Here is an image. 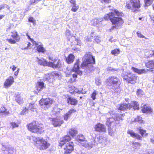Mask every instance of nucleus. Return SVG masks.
<instances>
[{"label": "nucleus", "mask_w": 154, "mask_h": 154, "mask_svg": "<svg viewBox=\"0 0 154 154\" xmlns=\"http://www.w3.org/2000/svg\"><path fill=\"white\" fill-rule=\"evenodd\" d=\"M125 116L124 114L116 113L113 111H110L106 114L107 118L106 125L109 127V134L111 136L114 135L115 129L112 128V125L116 126L120 120H123Z\"/></svg>", "instance_id": "f257e3e1"}, {"label": "nucleus", "mask_w": 154, "mask_h": 154, "mask_svg": "<svg viewBox=\"0 0 154 154\" xmlns=\"http://www.w3.org/2000/svg\"><path fill=\"white\" fill-rule=\"evenodd\" d=\"M116 14L112 12L107 14L104 17L105 20L109 19L113 25L110 29L111 32L114 29H118L120 28L123 24L124 22L120 16H122L123 14L121 12H119L117 10L114 11Z\"/></svg>", "instance_id": "f03ea898"}, {"label": "nucleus", "mask_w": 154, "mask_h": 154, "mask_svg": "<svg viewBox=\"0 0 154 154\" xmlns=\"http://www.w3.org/2000/svg\"><path fill=\"white\" fill-rule=\"evenodd\" d=\"M82 63L81 66V68L84 69V72L87 74L89 73L94 69L92 64L95 63L94 57L90 52L87 53L82 58Z\"/></svg>", "instance_id": "7ed1b4c3"}, {"label": "nucleus", "mask_w": 154, "mask_h": 154, "mask_svg": "<svg viewBox=\"0 0 154 154\" xmlns=\"http://www.w3.org/2000/svg\"><path fill=\"white\" fill-rule=\"evenodd\" d=\"M71 139L69 135H66L64 136L60 142V146L63 147L64 149L65 153H70L74 150V144L72 142L66 143Z\"/></svg>", "instance_id": "20e7f679"}, {"label": "nucleus", "mask_w": 154, "mask_h": 154, "mask_svg": "<svg viewBox=\"0 0 154 154\" xmlns=\"http://www.w3.org/2000/svg\"><path fill=\"white\" fill-rule=\"evenodd\" d=\"M120 79L117 77L112 76L106 80V84L109 89L115 90L119 87L121 84Z\"/></svg>", "instance_id": "39448f33"}, {"label": "nucleus", "mask_w": 154, "mask_h": 154, "mask_svg": "<svg viewBox=\"0 0 154 154\" xmlns=\"http://www.w3.org/2000/svg\"><path fill=\"white\" fill-rule=\"evenodd\" d=\"M43 125L41 124H38V122L35 121H33L28 125V129L32 132L41 134L44 132Z\"/></svg>", "instance_id": "423d86ee"}, {"label": "nucleus", "mask_w": 154, "mask_h": 154, "mask_svg": "<svg viewBox=\"0 0 154 154\" xmlns=\"http://www.w3.org/2000/svg\"><path fill=\"white\" fill-rule=\"evenodd\" d=\"M33 140L36 142V146L40 150L46 149L50 146V144L43 138H33Z\"/></svg>", "instance_id": "0eeeda50"}, {"label": "nucleus", "mask_w": 154, "mask_h": 154, "mask_svg": "<svg viewBox=\"0 0 154 154\" xmlns=\"http://www.w3.org/2000/svg\"><path fill=\"white\" fill-rule=\"evenodd\" d=\"M121 75L123 79L128 83L134 84L136 82L137 76L129 72H123Z\"/></svg>", "instance_id": "6e6552de"}, {"label": "nucleus", "mask_w": 154, "mask_h": 154, "mask_svg": "<svg viewBox=\"0 0 154 154\" xmlns=\"http://www.w3.org/2000/svg\"><path fill=\"white\" fill-rule=\"evenodd\" d=\"M53 102V100L50 98H42L39 101V103L42 109L45 110L50 108Z\"/></svg>", "instance_id": "1a4fd4ad"}, {"label": "nucleus", "mask_w": 154, "mask_h": 154, "mask_svg": "<svg viewBox=\"0 0 154 154\" xmlns=\"http://www.w3.org/2000/svg\"><path fill=\"white\" fill-rule=\"evenodd\" d=\"M77 140L78 141L82 142V144L83 146L88 149L91 148L93 147V146L95 145L94 141L95 140H93L91 142V143H88V142L85 140V138L84 135L82 134H79L77 137Z\"/></svg>", "instance_id": "9d476101"}, {"label": "nucleus", "mask_w": 154, "mask_h": 154, "mask_svg": "<svg viewBox=\"0 0 154 154\" xmlns=\"http://www.w3.org/2000/svg\"><path fill=\"white\" fill-rule=\"evenodd\" d=\"M2 149L5 154H16V150L10 146H5L2 143Z\"/></svg>", "instance_id": "9b49d317"}, {"label": "nucleus", "mask_w": 154, "mask_h": 154, "mask_svg": "<svg viewBox=\"0 0 154 154\" xmlns=\"http://www.w3.org/2000/svg\"><path fill=\"white\" fill-rule=\"evenodd\" d=\"M132 4V10L134 12L138 11V9L140 7V4L139 0H131Z\"/></svg>", "instance_id": "f8f14e48"}, {"label": "nucleus", "mask_w": 154, "mask_h": 154, "mask_svg": "<svg viewBox=\"0 0 154 154\" xmlns=\"http://www.w3.org/2000/svg\"><path fill=\"white\" fill-rule=\"evenodd\" d=\"M49 120L50 121L52 122V124L54 127L60 126L63 123V120L57 118H50Z\"/></svg>", "instance_id": "ddd939ff"}, {"label": "nucleus", "mask_w": 154, "mask_h": 154, "mask_svg": "<svg viewBox=\"0 0 154 154\" xmlns=\"http://www.w3.org/2000/svg\"><path fill=\"white\" fill-rule=\"evenodd\" d=\"M61 61L60 60L54 59L53 62H49L48 66L51 67L54 69L59 68L61 66Z\"/></svg>", "instance_id": "4468645a"}, {"label": "nucleus", "mask_w": 154, "mask_h": 154, "mask_svg": "<svg viewBox=\"0 0 154 154\" xmlns=\"http://www.w3.org/2000/svg\"><path fill=\"white\" fill-rule=\"evenodd\" d=\"M45 88L44 84L42 82H38L35 87L34 92L35 94H38L39 91H41Z\"/></svg>", "instance_id": "2eb2a0df"}, {"label": "nucleus", "mask_w": 154, "mask_h": 154, "mask_svg": "<svg viewBox=\"0 0 154 154\" xmlns=\"http://www.w3.org/2000/svg\"><path fill=\"white\" fill-rule=\"evenodd\" d=\"M94 128L96 131L100 132H105L106 131L104 125L100 123H98L95 125Z\"/></svg>", "instance_id": "dca6fc26"}, {"label": "nucleus", "mask_w": 154, "mask_h": 154, "mask_svg": "<svg viewBox=\"0 0 154 154\" xmlns=\"http://www.w3.org/2000/svg\"><path fill=\"white\" fill-rule=\"evenodd\" d=\"M130 103H124L117 106V108L119 110H124L130 109Z\"/></svg>", "instance_id": "f3484780"}, {"label": "nucleus", "mask_w": 154, "mask_h": 154, "mask_svg": "<svg viewBox=\"0 0 154 154\" xmlns=\"http://www.w3.org/2000/svg\"><path fill=\"white\" fill-rule=\"evenodd\" d=\"M66 35L67 38L71 43L72 42V40H75V36L73 34L71 33V31L68 29H67L66 31Z\"/></svg>", "instance_id": "a211bd4d"}, {"label": "nucleus", "mask_w": 154, "mask_h": 154, "mask_svg": "<svg viewBox=\"0 0 154 154\" xmlns=\"http://www.w3.org/2000/svg\"><path fill=\"white\" fill-rule=\"evenodd\" d=\"M14 82V78L12 76L9 77L4 83V85L5 88L9 87Z\"/></svg>", "instance_id": "6ab92c4d"}, {"label": "nucleus", "mask_w": 154, "mask_h": 154, "mask_svg": "<svg viewBox=\"0 0 154 154\" xmlns=\"http://www.w3.org/2000/svg\"><path fill=\"white\" fill-rule=\"evenodd\" d=\"M67 101L68 104L75 105L78 103L77 100L75 98L67 96Z\"/></svg>", "instance_id": "aec40b11"}, {"label": "nucleus", "mask_w": 154, "mask_h": 154, "mask_svg": "<svg viewBox=\"0 0 154 154\" xmlns=\"http://www.w3.org/2000/svg\"><path fill=\"white\" fill-rule=\"evenodd\" d=\"M50 75L53 76L54 75L56 76H58L59 74L55 72H52L50 74H48V75H46L44 78V80H45V81H47L49 82H51L52 81V80L51 79V77L50 76Z\"/></svg>", "instance_id": "412c9836"}, {"label": "nucleus", "mask_w": 154, "mask_h": 154, "mask_svg": "<svg viewBox=\"0 0 154 154\" xmlns=\"http://www.w3.org/2000/svg\"><path fill=\"white\" fill-rule=\"evenodd\" d=\"M147 68L150 69V71L154 72V60H150L146 64Z\"/></svg>", "instance_id": "4be33fe9"}, {"label": "nucleus", "mask_w": 154, "mask_h": 154, "mask_svg": "<svg viewBox=\"0 0 154 154\" xmlns=\"http://www.w3.org/2000/svg\"><path fill=\"white\" fill-rule=\"evenodd\" d=\"M15 101L19 104L22 103L23 102V98L20 96V94L19 93H16L15 95Z\"/></svg>", "instance_id": "5701e85b"}, {"label": "nucleus", "mask_w": 154, "mask_h": 154, "mask_svg": "<svg viewBox=\"0 0 154 154\" xmlns=\"http://www.w3.org/2000/svg\"><path fill=\"white\" fill-rule=\"evenodd\" d=\"M142 111L144 113H150L152 112V109L149 106L146 105H143V107H141Z\"/></svg>", "instance_id": "b1692460"}, {"label": "nucleus", "mask_w": 154, "mask_h": 154, "mask_svg": "<svg viewBox=\"0 0 154 154\" xmlns=\"http://www.w3.org/2000/svg\"><path fill=\"white\" fill-rule=\"evenodd\" d=\"M127 133L133 138H136L138 140L141 139V137L139 135L134 132L132 130L128 131Z\"/></svg>", "instance_id": "393cba45"}, {"label": "nucleus", "mask_w": 154, "mask_h": 154, "mask_svg": "<svg viewBox=\"0 0 154 154\" xmlns=\"http://www.w3.org/2000/svg\"><path fill=\"white\" fill-rule=\"evenodd\" d=\"M76 110L73 109H70L66 113L64 116V119L65 121H67L68 118L70 117L71 114L76 112Z\"/></svg>", "instance_id": "a878e982"}, {"label": "nucleus", "mask_w": 154, "mask_h": 154, "mask_svg": "<svg viewBox=\"0 0 154 154\" xmlns=\"http://www.w3.org/2000/svg\"><path fill=\"white\" fill-rule=\"evenodd\" d=\"M37 60L38 63L41 65H43L44 66H48L49 62H47L43 59H39L38 58H37Z\"/></svg>", "instance_id": "bb28decb"}, {"label": "nucleus", "mask_w": 154, "mask_h": 154, "mask_svg": "<svg viewBox=\"0 0 154 154\" xmlns=\"http://www.w3.org/2000/svg\"><path fill=\"white\" fill-rule=\"evenodd\" d=\"M130 109L132 107H133L134 110H138L139 109V104L137 101H131V103H130Z\"/></svg>", "instance_id": "cd10ccee"}, {"label": "nucleus", "mask_w": 154, "mask_h": 154, "mask_svg": "<svg viewBox=\"0 0 154 154\" xmlns=\"http://www.w3.org/2000/svg\"><path fill=\"white\" fill-rule=\"evenodd\" d=\"M154 55V50H146L145 51L144 56L146 58L152 57Z\"/></svg>", "instance_id": "c85d7f7f"}, {"label": "nucleus", "mask_w": 154, "mask_h": 154, "mask_svg": "<svg viewBox=\"0 0 154 154\" xmlns=\"http://www.w3.org/2000/svg\"><path fill=\"white\" fill-rule=\"evenodd\" d=\"M131 69L134 72L137 73L139 74H141L143 73H145L146 71L144 69H139L137 68L132 67Z\"/></svg>", "instance_id": "c756f323"}, {"label": "nucleus", "mask_w": 154, "mask_h": 154, "mask_svg": "<svg viewBox=\"0 0 154 154\" xmlns=\"http://www.w3.org/2000/svg\"><path fill=\"white\" fill-rule=\"evenodd\" d=\"M74 58L75 57L73 54H70L66 58V61L68 63L70 64L73 62Z\"/></svg>", "instance_id": "7c9ffc66"}, {"label": "nucleus", "mask_w": 154, "mask_h": 154, "mask_svg": "<svg viewBox=\"0 0 154 154\" xmlns=\"http://www.w3.org/2000/svg\"><path fill=\"white\" fill-rule=\"evenodd\" d=\"M35 44L37 47V50L39 52H44L45 50L42 45H38V44L36 43L35 42Z\"/></svg>", "instance_id": "2f4dec72"}, {"label": "nucleus", "mask_w": 154, "mask_h": 154, "mask_svg": "<svg viewBox=\"0 0 154 154\" xmlns=\"http://www.w3.org/2000/svg\"><path fill=\"white\" fill-rule=\"evenodd\" d=\"M95 140H97L100 143H105L106 142L107 139L106 137L101 136L97 139H95Z\"/></svg>", "instance_id": "473e14b6"}, {"label": "nucleus", "mask_w": 154, "mask_h": 154, "mask_svg": "<svg viewBox=\"0 0 154 154\" xmlns=\"http://www.w3.org/2000/svg\"><path fill=\"white\" fill-rule=\"evenodd\" d=\"M103 21L102 19H97L95 18L92 20L91 22L93 23V24L94 26H97V25Z\"/></svg>", "instance_id": "72a5a7b5"}, {"label": "nucleus", "mask_w": 154, "mask_h": 154, "mask_svg": "<svg viewBox=\"0 0 154 154\" xmlns=\"http://www.w3.org/2000/svg\"><path fill=\"white\" fill-rule=\"evenodd\" d=\"M77 133V130L75 128H72L69 132V134L72 137L75 136Z\"/></svg>", "instance_id": "f704fd0d"}, {"label": "nucleus", "mask_w": 154, "mask_h": 154, "mask_svg": "<svg viewBox=\"0 0 154 154\" xmlns=\"http://www.w3.org/2000/svg\"><path fill=\"white\" fill-rule=\"evenodd\" d=\"M60 113V111L59 109L55 107L53 109L51 113V115L58 116L59 115Z\"/></svg>", "instance_id": "c9c22d12"}, {"label": "nucleus", "mask_w": 154, "mask_h": 154, "mask_svg": "<svg viewBox=\"0 0 154 154\" xmlns=\"http://www.w3.org/2000/svg\"><path fill=\"white\" fill-rule=\"evenodd\" d=\"M79 59L76 60V62L75 63L73 68V70L75 71H77L78 69H79Z\"/></svg>", "instance_id": "e433bc0d"}, {"label": "nucleus", "mask_w": 154, "mask_h": 154, "mask_svg": "<svg viewBox=\"0 0 154 154\" xmlns=\"http://www.w3.org/2000/svg\"><path fill=\"white\" fill-rule=\"evenodd\" d=\"M11 37L14 39H15L17 42L19 41L20 39V36L18 35L17 32L12 33Z\"/></svg>", "instance_id": "4c0bfd02"}, {"label": "nucleus", "mask_w": 154, "mask_h": 154, "mask_svg": "<svg viewBox=\"0 0 154 154\" xmlns=\"http://www.w3.org/2000/svg\"><path fill=\"white\" fill-rule=\"evenodd\" d=\"M72 44L75 45H77L79 46H81L82 45V43L80 40L76 39L75 38V40H72Z\"/></svg>", "instance_id": "58836bf2"}, {"label": "nucleus", "mask_w": 154, "mask_h": 154, "mask_svg": "<svg viewBox=\"0 0 154 154\" xmlns=\"http://www.w3.org/2000/svg\"><path fill=\"white\" fill-rule=\"evenodd\" d=\"M134 122H138L139 123H142L143 122V121L142 119V118L140 116H137L134 119Z\"/></svg>", "instance_id": "ea45409f"}, {"label": "nucleus", "mask_w": 154, "mask_h": 154, "mask_svg": "<svg viewBox=\"0 0 154 154\" xmlns=\"http://www.w3.org/2000/svg\"><path fill=\"white\" fill-rule=\"evenodd\" d=\"M154 0H144L145 6L148 7L152 3Z\"/></svg>", "instance_id": "a19ab883"}, {"label": "nucleus", "mask_w": 154, "mask_h": 154, "mask_svg": "<svg viewBox=\"0 0 154 154\" xmlns=\"http://www.w3.org/2000/svg\"><path fill=\"white\" fill-rule=\"evenodd\" d=\"M19 124V123H15L14 122H12L10 123V125L12 129L18 127Z\"/></svg>", "instance_id": "79ce46f5"}, {"label": "nucleus", "mask_w": 154, "mask_h": 154, "mask_svg": "<svg viewBox=\"0 0 154 154\" xmlns=\"http://www.w3.org/2000/svg\"><path fill=\"white\" fill-rule=\"evenodd\" d=\"M0 112L4 113L5 114L8 115L9 113V112L7 111V109L4 106L2 107L0 109Z\"/></svg>", "instance_id": "37998d69"}, {"label": "nucleus", "mask_w": 154, "mask_h": 154, "mask_svg": "<svg viewBox=\"0 0 154 154\" xmlns=\"http://www.w3.org/2000/svg\"><path fill=\"white\" fill-rule=\"evenodd\" d=\"M140 134L143 136H146L147 135V134L146 133V131L145 130L141 129V128L139 129Z\"/></svg>", "instance_id": "c03bdc74"}, {"label": "nucleus", "mask_w": 154, "mask_h": 154, "mask_svg": "<svg viewBox=\"0 0 154 154\" xmlns=\"http://www.w3.org/2000/svg\"><path fill=\"white\" fill-rule=\"evenodd\" d=\"M72 8L71 9V11L73 12H76L78 9L79 7L78 5L77 4L75 5H72Z\"/></svg>", "instance_id": "a18cd8bd"}, {"label": "nucleus", "mask_w": 154, "mask_h": 154, "mask_svg": "<svg viewBox=\"0 0 154 154\" xmlns=\"http://www.w3.org/2000/svg\"><path fill=\"white\" fill-rule=\"evenodd\" d=\"M137 94L138 96L141 97L144 95V93L141 89H139L137 91Z\"/></svg>", "instance_id": "49530a36"}, {"label": "nucleus", "mask_w": 154, "mask_h": 154, "mask_svg": "<svg viewBox=\"0 0 154 154\" xmlns=\"http://www.w3.org/2000/svg\"><path fill=\"white\" fill-rule=\"evenodd\" d=\"M97 94V92L96 91H94L92 93L91 95V97L93 100H94L96 99V96Z\"/></svg>", "instance_id": "de8ad7c7"}, {"label": "nucleus", "mask_w": 154, "mask_h": 154, "mask_svg": "<svg viewBox=\"0 0 154 154\" xmlns=\"http://www.w3.org/2000/svg\"><path fill=\"white\" fill-rule=\"evenodd\" d=\"M75 87L73 85H70L69 86V90L70 93H72L74 92Z\"/></svg>", "instance_id": "09e8293b"}, {"label": "nucleus", "mask_w": 154, "mask_h": 154, "mask_svg": "<svg viewBox=\"0 0 154 154\" xmlns=\"http://www.w3.org/2000/svg\"><path fill=\"white\" fill-rule=\"evenodd\" d=\"M119 49H116L111 51V53L112 54L115 55L116 54H119Z\"/></svg>", "instance_id": "8fccbe9b"}, {"label": "nucleus", "mask_w": 154, "mask_h": 154, "mask_svg": "<svg viewBox=\"0 0 154 154\" xmlns=\"http://www.w3.org/2000/svg\"><path fill=\"white\" fill-rule=\"evenodd\" d=\"M28 21L29 22L33 23L34 25L35 24V20L33 17H29L28 19Z\"/></svg>", "instance_id": "3c124183"}, {"label": "nucleus", "mask_w": 154, "mask_h": 154, "mask_svg": "<svg viewBox=\"0 0 154 154\" xmlns=\"http://www.w3.org/2000/svg\"><path fill=\"white\" fill-rule=\"evenodd\" d=\"M5 8H7V9H8L9 7L6 4H3L2 5H0V11L2 10V9H4Z\"/></svg>", "instance_id": "603ef678"}, {"label": "nucleus", "mask_w": 154, "mask_h": 154, "mask_svg": "<svg viewBox=\"0 0 154 154\" xmlns=\"http://www.w3.org/2000/svg\"><path fill=\"white\" fill-rule=\"evenodd\" d=\"M101 80L98 78L95 79V83L97 85H99L101 84Z\"/></svg>", "instance_id": "864d4df0"}, {"label": "nucleus", "mask_w": 154, "mask_h": 154, "mask_svg": "<svg viewBox=\"0 0 154 154\" xmlns=\"http://www.w3.org/2000/svg\"><path fill=\"white\" fill-rule=\"evenodd\" d=\"M107 70L108 71H118L119 70V69H113L111 67H108L107 68Z\"/></svg>", "instance_id": "5fc2aeb1"}, {"label": "nucleus", "mask_w": 154, "mask_h": 154, "mask_svg": "<svg viewBox=\"0 0 154 154\" xmlns=\"http://www.w3.org/2000/svg\"><path fill=\"white\" fill-rule=\"evenodd\" d=\"M7 40L9 43L11 44H14L16 43L15 41L11 39H8Z\"/></svg>", "instance_id": "6e6d98bb"}, {"label": "nucleus", "mask_w": 154, "mask_h": 154, "mask_svg": "<svg viewBox=\"0 0 154 154\" xmlns=\"http://www.w3.org/2000/svg\"><path fill=\"white\" fill-rule=\"evenodd\" d=\"M28 109L30 110H32L34 109V104L31 103L29 104V106Z\"/></svg>", "instance_id": "4d7b16f0"}, {"label": "nucleus", "mask_w": 154, "mask_h": 154, "mask_svg": "<svg viewBox=\"0 0 154 154\" xmlns=\"http://www.w3.org/2000/svg\"><path fill=\"white\" fill-rule=\"evenodd\" d=\"M108 8H109V10H110L111 11V12H112L113 13L116 14L115 12H114V11L116 10L114 9L113 10L114 8L113 7L111 6H108Z\"/></svg>", "instance_id": "13d9d810"}, {"label": "nucleus", "mask_w": 154, "mask_h": 154, "mask_svg": "<svg viewBox=\"0 0 154 154\" xmlns=\"http://www.w3.org/2000/svg\"><path fill=\"white\" fill-rule=\"evenodd\" d=\"M95 41L97 43L100 42V38L98 36H95L94 37Z\"/></svg>", "instance_id": "bf43d9fd"}, {"label": "nucleus", "mask_w": 154, "mask_h": 154, "mask_svg": "<svg viewBox=\"0 0 154 154\" xmlns=\"http://www.w3.org/2000/svg\"><path fill=\"white\" fill-rule=\"evenodd\" d=\"M137 36L139 37L140 38H144L145 37V36L143 35L141 33L139 32V31H138L137 33Z\"/></svg>", "instance_id": "052dcab7"}, {"label": "nucleus", "mask_w": 154, "mask_h": 154, "mask_svg": "<svg viewBox=\"0 0 154 154\" xmlns=\"http://www.w3.org/2000/svg\"><path fill=\"white\" fill-rule=\"evenodd\" d=\"M75 72L77 74L81 75L82 74V72L80 71L79 69H78L77 71H75Z\"/></svg>", "instance_id": "680f3d73"}, {"label": "nucleus", "mask_w": 154, "mask_h": 154, "mask_svg": "<svg viewBox=\"0 0 154 154\" xmlns=\"http://www.w3.org/2000/svg\"><path fill=\"white\" fill-rule=\"evenodd\" d=\"M27 112V110L26 109H23V111L21 112V114L23 115L26 114V113Z\"/></svg>", "instance_id": "e2e57ef3"}, {"label": "nucleus", "mask_w": 154, "mask_h": 154, "mask_svg": "<svg viewBox=\"0 0 154 154\" xmlns=\"http://www.w3.org/2000/svg\"><path fill=\"white\" fill-rule=\"evenodd\" d=\"M125 7L128 9L132 8L131 5L128 3H127Z\"/></svg>", "instance_id": "0e129e2a"}, {"label": "nucleus", "mask_w": 154, "mask_h": 154, "mask_svg": "<svg viewBox=\"0 0 154 154\" xmlns=\"http://www.w3.org/2000/svg\"><path fill=\"white\" fill-rule=\"evenodd\" d=\"M74 91V92H75V93H83L82 92V91L78 90L77 89H75Z\"/></svg>", "instance_id": "69168bd1"}, {"label": "nucleus", "mask_w": 154, "mask_h": 154, "mask_svg": "<svg viewBox=\"0 0 154 154\" xmlns=\"http://www.w3.org/2000/svg\"><path fill=\"white\" fill-rule=\"evenodd\" d=\"M75 80V79H73L72 78H71L68 81V82L71 83H72L73 82H74Z\"/></svg>", "instance_id": "338daca9"}, {"label": "nucleus", "mask_w": 154, "mask_h": 154, "mask_svg": "<svg viewBox=\"0 0 154 154\" xmlns=\"http://www.w3.org/2000/svg\"><path fill=\"white\" fill-rule=\"evenodd\" d=\"M70 2L72 4V5H75L76 4L75 0H70Z\"/></svg>", "instance_id": "774afa93"}]
</instances>
